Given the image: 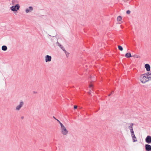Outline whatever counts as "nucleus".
Segmentation results:
<instances>
[{
  "label": "nucleus",
  "mask_w": 151,
  "mask_h": 151,
  "mask_svg": "<svg viewBox=\"0 0 151 151\" xmlns=\"http://www.w3.org/2000/svg\"><path fill=\"white\" fill-rule=\"evenodd\" d=\"M148 78L147 74H143L141 75L140 76V80L142 83H145L149 80Z\"/></svg>",
  "instance_id": "nucleus-1"
},
{
  "label": "nucleus",
  "mask_w": 151,
  "mask_h": 151,
  "mask_svg": "<svg viewBox=\"0 0 151 151\" xmlns=\"http://www.w3.org/2000/svg\"><path fill=\"white\" fill-rule=\"evenodd\" d=\"M61 132L63 135H66L68 133V131L63 124H61Z\"/></svg>",
  "instance_id": "nucleus-2"
},
{
  "label": "nucleus",
  "mask_w": 151,
  "mask_h": 151,
  "mask_svg": "<svg viewBox=\"0 0 151 151\" xmlns=\"http://www.w3.org/2000/svg\"><path fill=\"white\" fill-rule=\"evenodd\" d=\"M20 7V6L19 4H17L15 5L12 6L11 7L10 9L13 12L17 11L19 10Z\"/></svg>",
  "instance_id": "nucleus-3"
},
{
  "label": "nucleus",
  "mask_w": 151,
  "mask_h": 151,
  "mask_svg": "<svg viewBox=\"0 0 151 151\" xmlns=\"http://www.w3.org/2000/svg\"><path fill=\"white\" fill-rule=\"evenodd\" d=\"M24 104V102L22 101H21L19 103V104L16 106V110L17 111L19 110L21 108L23 107Z\"/></svg>",
  "instance_id": "nucleus-4"
},
{
  "label": "nucleus",
  "mask_w": 151,
  "mask_h": 151,
  "mask_svg": "<svg viewBox=\"0 0 151 151\" xmlns=\"http://www.w3.org/2000/svg\"><path fill=\"white\" fill-rule=\"evenodd\" d=\"M145 142L148 144L151 143V136L148 135L145 139Z\"/></svg>",
  "instance_id": "nucleus-5"
},
{
  "label": "nucleus",
  "mask_w": 151,
  "mask_h": 151,
  "mask_svg": "<svg viewBox=\"0 0 151 151\" xmlns=\"http://www.w3.org/2000/svg\"><path fill=\"white\" fill-rule=\"evenodd\" d=\"M45 61L46 62H49L51 61L52 57L49 55H47L45 57Z\"/></svg>",
  "instance_id": "nucleus-6"
},
{
  "label": "nucleus",
  "mask_w": 151,
  "mask_h": 151,
  "mask_svg": "<svg viewBox=\"0 0 151 151\" xmlns=\"http://www.w3.org/2000/svg\"><path fill=\"white\" fill-rule=\"evenodd\" d=\"M145 149L146 151H151V145L149 144H146L145 146Z\"/></svg>",
  "instance_id": "nucleus-7"
},
{
  "label": "nucleus",
  "mask_w": 151,
  "mask_h": 151,
  "mask_svg": "<svg viewBox=\"0 0 151 151\" xmlns=\"http://www.w3.org/2000/svg\"><path fill=\"white\" fill-rule=\"evenodd\" d=\"M33 10V8L32 6H29L28 8H27L25 10V12L27 13L31 12Z\"/></svg>",
  "instance_id": "nucleus-8"
},
{
  "label": "nucleus",
  "mask_w": 151,
  "mask_h": 151,
  "mask_svg": "<svg viewBox=\"0 0 151 151\" xmlns=\"http://www.w3.org/2000/svg\"><path fill=\"white\" fill-rule=\"evenodd\" d=\"M145 68H146L147 71H149L150 70V66L148 64H146L145 65Z\"/></svg>",
  "instance_id": "nucleus-9"
},
{
  "label": "nucleus",
  "mask_w": 151,
  "mask_h": 151,
  "mask_svg": "<svg viewBox=\"0 0 151 151\" xmlns=\"http://www.w3.org/2000/svg\"><path fill=\"white\" fill-rule=\"evenodd\" d=\"M125 56L127 58H129L132 57V56L130 53L128 52L125 54Z\"/></svg>",
  "instance_id": "nucleus-10"
},
{
  "label": "nucleus",
  "mask_w": 151,
  "mask_h": 151,
  "mask_svg": "<svg viewBox=\"0 0 151 151\" xmlns=\"http://www.w3.org/2000/svg\"><path fill=\"white\" fill-rule=\"evenodd\" d=\"M7 48L6 46L3 45L1 49L3 51H6L7 50Z\"/></svg>",
  "instance_id": "nucleus-11"
},
{
  "label": "nucleus",
  "mask_w": 151,
  "mask_h": 151,
  "mask_svg": "<svg viewBox=\"0 0 151 151\" xmlns=\"http://www.w3.org/2000/svg\"><path fill=\"white\" fill-rule=\"evenodd\" d=\"M134 125V124L132 123H131L130 124V125L129 127L128 128L130 130H131L132 129H133V126Z\"/></svg>",
  "instance_id": "nucleus-12"
},
{
  "label": "nucleus",
  "mask_w": 151,
  "mask_h": 151,
  "mask_svg": "<svg viewBox=\"0 0 151 151\" xmlns=\"http://www.w3.org/2000/svg\"><path fill=\"white\" fill-rule=\"evenodd\" d=\"M132 138L133 139V142H135L137 141V139L136 137H135V136L132 137Z\"/></svg>",
  "instance_id": "nucleus-13"
},
{
  "label": "nucleus",
  "mask_w": 151,
  "mask_h": 151,
  "mask_svg": "<svg viewBox=\"0 0 151 151\" xmlns=\"http://www.w3.org/2000/svg\"><path fill=\"white\" fill-rule=\"evenodd\" d=\"M56 44L58 45L61 48H63V46L61 45L58 41L57 42Z\"/></svg>",
  "instance_id": "nucleus-14"
},
{
  "label": "nucleus",
  "mask_w": 151,
  "mask_h": 151,
  "mask_svg": "<svg viewBox=\"0 0 151 151\" xmlns=\"http://www.w3.org/2000/svg\"><path fill=\"white\" fill-rule=\"evenodd\" d=\"M122 19V17L121 16H119L117 18L118 21H120Z\"/></svg>",
  "instance_id": "nucleus-15"
},
{
  "label": "nucleus",
  "mask_w": 151,
  "mask_h": 151,
  "mask_svg": "<svg viewBox=\"0 0 151 151\" xmlns=\"http://www.w3.org/2000/svg\"><path fill=\"white\" fill-rule=\"evenodd\" d=\"M118 49L120 51H122L123 50V48L122 46L120 45L118 46Z\"/></svg>",
  "instance_id": "nucleus-16"
},
{
  "label": "nucleus",
  "mask_w": 151,
  "mask_h": 151,
  "mask_svg": "<svg viewBox=\"0 0 151 151\" xmlns=\"http://www.w3.org/2000/svg\"><path fill=\"white\" fill-rule=\"evenodd\" d=\"M133 57H134V58H140V57L139 56L136 55H134L132 56Z\"/></svg>",
  "instance_id": "nucleus-17"
},
{
  "label": "nucleus",
  "mask_w": 151,
  "mask_h": 151,
  "mask_svg": "<svg viewBox=\"0 0 151 151\" xmlns=\"http://www.w3.org/2000/svg\"><path fill=\"white\" fill-rule=\"evenodd\" d=\"M63 50L65 52V53L67 56V57L69 55V53L68 52H66V51L65 50Z\"/></svg>",
  "instance_id": "nucleus-18"
},
{
  "label": "nucleus",
  "mask_w": 151,
  "mask_h": 151,
  "mask_svg": "<svg viewBox=\"0 0 151 151\" xmlns=\"http://www.w3.org/2000/svg\"><path fill=\"white\" fill-rule=\"evenodd\" d=\"M150 73H151V71H150ZM148 77L149 80H151V73H150V76H148Z\"/></svg>",
  "instance_id": "nucleus-19"
},
{
  "label": "nucleus",
  "mask_w": 151,
  "mask_h": 151,
  "mask_svg": "<svg viewBox=\"0 0 151 151\" xmlns=\"http://www.w3.org/2000/svg\"><path fill=\"white\" fill-rule=\"evenodd\" d=\"M130 130V132H131V134L134 133V132L133 129H132Z\"/></svg>",
  "instance_id": "nucleus-20"
},
{
  "label": "nucleus",
  "mask_w": 151,
  "mask_h": 151,
  "mask_svg": "<svg viewBox=\"0 0 151 151\" xmlns=\"http://www.w3.org/2000/svg\"><path fill=\"white\" fill-rule=\"evenodd\" d=\"M130 12H131L129 10H128L127 11V12H126V13H127V14H130Z\"/></svg>",
  "instance_id": "nucleus-21"
},
{
  "label": "nucleus",
  "mask_w": 151,
  "mask_h": 151,
  "mask_svg": "<svg viewBox=\"0 0 151 151\" xmlns=\"http://www.w3.org/2000/svg\"><path fill=\"white\" fill-rule=\"evenodd\" d=\"M56 120L59 122L60 124V125H61V124H63L58 119H56Z\"/></svg>",
  "instance_id": "nucleus-22"
},
{
  "label": "nucleus",
  "mask_w": 151,
  "mask_h": 151,
  "mask_svg": "<svg viewBox=\"0 0 151 151\" xmlns=\"http://www.w3.org/2000/svg\"><path fill=\"white\" fill-rule=\"evenodd\" d=\"M131 136H132V137H134V136H135V135L134 133L131 134Z\"/></svg>",
  "instance_id": "nucleus-23"
},
{
  "label": "nucleus",
  "mask_w": 151,
  "mask_h": 151,
  "mask_svg": "<svg viewBox=\"0 0 151 151\" xmlns=\"http://www.w3.org/2000/svg\"><path fill=\"white\" fill-rule=\"evenodd\" d=\"M150 73V72H147V73H146V74H147L148 76H150V73Z\"/></svg>",
  "instance_id": "nucleus-24"
},
{
  "label": "nucleus",
  "mask_w": 151,
  "mask_h": 151,
  "mask_svg": "<svg viewBox=\"0 0 151 151\" xmlns=\"http://www.w3.org/2000/svg\"><path fill=\"white\" fill-rule=\"evenodd\" d=\"M74 109H76L77 108V106L76 105H75L74 106Z\"/></svg>",
  "instance_id": "nucleus-25"
},
{
  "label": "nucleus",
  "mask_w": 151,
  "mask_h": 151,
  "mask_svg": "<svg viewBox=\"0 0 151 151\" xmlns=\"http://www.w3.org/2000/svg\"><path fill=\"white\" fill-rule=\"evenodd\" d=\"M21 119H24V116H22L21 117Z\"/></svg>",
  "instance_id": "nucleus-26"
},
{
  "label": "nucleus",
  "mask_w": 151,
  "mask_h": 151,
  "mask_svg": "<svg viewBox=\"0 0 151 151\" xmlns=\"http://www.w3.org/2000/svg\"><path fill=\"white\" fill-rule=\"evenodd\" d=\"M92 86H93V85L92 84H91L89 86L90 87H92Z\"/></svg>",
  "instance_id": "nucleus-27"
},
{
  "label": "nucleus",
  "mask_w": 151,
  "mask_h": 151,
  "mask_svg": "<svg viewBox=\"0 0 151 151\" xmlns=\"http://www.w3.org/2000/svg\"><path fill=\"white\" fill-rule=\"evenodd\" d=\"M114 93V91H112L111 92V94H113V93Z\"/></svg>",
  "instance_id": "nucleus-28"
},
{
  "label": "nucleus",
  "mask_w": 151,
  "mask_h": 151,
  "mask_svg": "<svg viewBox=\"0 0 151 151\" xmlns=\"http://www.w3.org/2000/svg\"><path fill=\"white\" fill-rule=\"evenodd\" d=\"M53 118H54L56 120V119H57L54 116H53Z\"/></svg>",
  "instance_id": "nucleus-29"
},
{
  "label": "nucleus",
  "mask_w": 151,
  "mask_h": 151,
  "mask_svg": "<svg viewBox=\"0 0 151 151\" xmlns=\"http://www.w3.org/2000/svg\"><path fill=\"white\" fill-rule=\"evenodd\" d=\"M91 81H95V80H92V79L91 80Z\"/></svg>",
  "instance_id": "nucleus-30"
},
{
  "label": "nucleus",
  "mask_w": 151,
  "mask_h": 151,
  "mask_svg": "<svg viewBox=\"0 0 151 151\" xmlns=\"http://www.w3.org/2000/svg\"><path fill=\"white\" fill-rule=\"evenodd\" d=\"M111 95V93H110V94H109V95H108V96H110Z\"/></svg>",
  "instance_id": "nucleus-31"
},
{
  "label": "nucleus",
  "mask_w": 151,
  "mask_h": 151,
  "mask_svg": "<svg viewBox=\"0 0 151 151\" xmlns=\"http://www.w3.org/2000/svg\"><path fill=\"white\" fill-rule=\"evenodd\" d=\"M90 78H91V77Z\"/></svg>",
  "instance_id": "nucleus-32"
}]
</instances>
